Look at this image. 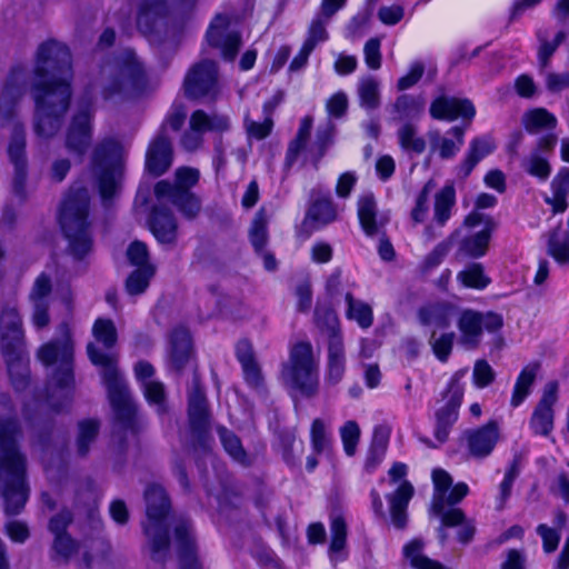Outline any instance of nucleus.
Segmentation results:
<instances>
[{
	"label": "nucleus",
	"mask_w": 569,
	"mask_h": 569,
	"mask_svg": "<svg viewBox=\"0 0 569 569\" xmlns=\"http://www.w3.org/2000/svg\"><path fill=\"white\" fill-rule=\"evenodd\" d=\"M93 106L89 99L80 100L77 111L67 129L64 146L76 156L83 157L92 140Z\"/></svg>",
	"instance_id": "nucleus-13"
},
{
	"label": "nucleus",
	"mask_w": 569,
	"mask_h": 569,
	"mask_svg": "<svg viewBox=\"0 0 569 569\" xmlns=\"http://www.w3.org/2000/svg\"><path fill=\"white\" fill-rule=\"evenodd\" d=\"M330 529H331V536H332L331 543H330V551L339 552L346 546L347 525H346L345 519L339 515L332 516Z\"/></svg>",
	"instance_id": "nucleus-60"
},
{
	"label": "nucleus",
	"mask_w": 569,
	"mask_h": 569,
	"mask_svg": "<svg viewBox=\"0 0 569 569\" xmlns=\"http://www.w3.org/2000/svg\"><path fill=\"white\" fill-rule=\"evenodd\" d=\"M522 124L529 133H539L556 128L557 118L545 108H535L522 117Z\"/></svg>",
	"instance_id": "nucleus-43"
},
{
	"label": "nucleus",
	"mask_w": 569,
	"mask_h": 569,
	"mask_svg": "<svg viewBox=\"0 0 569 569\" xmlns=\"http://www.w3.org/2000/svg\"><path fill=\"white\" fill-rule=\"evenodd\" d=\"M89 192L84 188L72 189L60 209V224L68 240V254L74 260H83L92 249L90 224L88 222Z\"/></svg>",
	"instance_id": "nucleus-5"
},
{
	"label": "nucleus",
	"mask_w": 569,
	"mask_h": 569,
	"mask_svg": "<svg viewBox=\"0 0 569 569\" xmlns=\"http://www.w3.org/2000/svg\"><path fill=\"white\" fill-rule=\"evenodd\" d=\"M228 19L217 16L207 31V42L212 48L221 49L226 60H233L241 46V36L236 31H228Z\"/></svg>",
	"instance_id": "nucleus-20"
},
{
	"label": "nucleus",
	"mask_w": 569,
	"mask_h": 569,
	"mask_svg": "<svg viewBox=\"0 0 569 569\" xmlns=\"http://www.w3.org/2000/svg\"><path fill=\"white\" fill-rule=\"evenodd\" d=\"M337 219V210L332 200L321 198L316 200L309 208L305 222L318 228L326 226Z\"/></svg>",
	"instance_id": "nucleus-41"
},
{
	"label": "nucleus",
	"mask_w": 569,
	"mask_h": 569,
	"mask_svg": "<svg viewBox=\"0 0 569 569\" xmlns=\"http://www.w3.org/2000/svg\"><path fill=\"white\" fill-rule=\"evenodd\" d=\"M156 272L153 264L137 268L127 279L126 288L130 295H140L149 286L150 279Z\"/></svg>",
	"instance_id": "nucleus-55"
},
{
	"label": "nucleus",
	"mask_w": 569,
	"mask_h": 569,
	"mask_svg": "<svg viewBox=\"0 0 569 569\" xmlns=\"http://www.w3.org/2000/svg\"><path fill=\"white\" fill-rule=\"evenodd\" d=\"M106 97L117 93L137 94L147 84V74L142 63L131 50L122 51L112 62L102 68Z\"/></svg>",
	"instance_id": "nucleus-8"
},
{
	"label": "nucleus",
	"mask_w": 569,
	"mask_h": 569,
	"mask_svg": "<svg viewBox=\"0 0 569 569\" xmlns=\"http://www.w3.org/2000/svg\"><path fill=\"white\" fill-rule=\"evenodd\" d=\"M183 88L190 99H216L219 93L218 68L211 60H202L188 71Z\"/></svg>",
	"instance_id": "nucleus-14"
},
{
	"label": "nucleus",
	"mask_w": 569,
	"mask_h": 569,
	"mask_svg": "<svg viewBox=\"0 0 569 569\" xmlns=\"http://www.w3.org/2000/svg\"><path fill=\"white\" fill-rule=\"evenodd\" d=\"M230 127L229 118L224 114H208L203 110H196L189 120V130L181 137V146L187 151L199 149L203 142L206 131L222 132Z\"/></svg>",
	"instance_id": "nucleus-15"
},
{
	"label": "nucleus",
	"mask_w": 569,
	"mask_h": 569,
	"mask_svg": "<svg viewBox=\"0 0 569 569\" xmlns=\"http://www.w3.org/2000/svg\"><path fill=\"white\" fill-rule=\"evenodd\" d=\"M455 338V332H445L441 335H437L433 331L431 333L429 342L431 345L433 353L440 361H447V359L449 358L453 347Z\"/></svg>",
	"instance_id": "nucleus-59"
},
{
	"label": "nucleus",
	"mask_w": 569,
	"mask_h": 569,
	"mask_svg": "<svg viewBox=\"0 0 569 569\" xmlns=\"http://www.w3.org/2000/svg\"><path fill=\"white\" fill-rule=\"evenodd\" d=\"M37 79H72L71 53L68 47L56 40L42 42L36 52Z\"/></svg>",
	"instance_id": "nucleus-11"
},
{
	"label": "nucleus",
	"mask_w": 569,
	"mask_h": 569,
	"mask_svg": "<svg viewBox=\"0 0 569 569\" xmlns=\"http://www.w3.org/2000/svg\"><path fill=\"white\" fill-rule=\"evenodd\" d=\"M172 163V146L168 136L158 133L147 151L146 168L153 176H161Z\"/></svg>",
	"instance_id": "nucleus-25"
},
{
	"label": "nucleus",
	"mask_w": 569,
	"mask_h": 569,
	"mask_svg": "<svg viewBox=\"0 0 569 569\" xmlns=\"http://www.w3.org/2000/svg\"><path fill=\"white\" fill-rule=\"evenodd\" d=\"M432 481L435 491L430 513L441 518L443 527H455L463 520V511L459 508L446 510V507L460 502L468 495L469 488L466 483L459 482L449 491L452 486V478L442 469L432 471Z\"/></svg>",
	"instance_id": "nucleus-10"
},
{
	"label": "nucleus",
	"mask_w": 569,
	"mask_h": 569,
	"mask_svg": "<svg viewBox=\"0 0 569 569\" xmlns=\"http://www.w3.org/2000/svg\"><path fill=\"white\" fill-rule=\"evenodd\" d=\"M187 218H194L200 211V201L192 192L174 193L167 197Z\"/></svg>",
	"instance_id": "nucleus-57"
},
{
	"label": "nucleus",
	"mask_w": 569,
	"mask_h": 569,
	"mask_svg": "<svg viewBox=\"0 0 569 569\" xmlns=\"http://www.w3.org/2000/svg\"><path fill=\"white\" fill-rule=\"evenodd\" d=\"M186 118L187 113L184 107L182 104H173L158 133L167 136L168 129L179 131L183 126Z\"/></svg>",
	"instance_id": "nucleus-62"
},
{
	"label": "nucleus",
	"mask_w": 569,
	"mask_h": 569,
	"mask_svg": "<svg viewBox=\"0 0 569 569\" xmlns=\"http://www.w3.org/2000/svg\"><path fill=\"white\" fill-rule=\"evenodd\" d=\"M539 363H530L526 366L517 378L510 405L512 407L520 406L523 400L530 395L532 386L536 381L539 370Z\"/></svg>",
	"instance_id": "nucleus-42"
},
{
	"label": "nucleus",
	"mask_w": 569,
	"mask_h": 569,
	"mask_svg": "<svg viewBox=\"0 0 569 569\" xmlns=\"http://www.w3.org/2000/svg\"><path fill=\"white\" fill-rule=\"evenodd\" d=\"M77 543L69 535H58L54 537L52 550L53 558L69 559L77 551Z\"/></svg>",
	"instance_id": "nucleus-63"
},
{
	"label": "nucleus",
	"mask_w": 569,
	"mask_h": 569,
	"mask_svg": "<svg viewBox=\"0 0 569 569\" xmlns=\"http://www.w3.org/2000/svg\"><path fill=\"white\" fill-rule=\"evenodd\" d=\"M472 377L478 388H485L495 380L496 373L488 361L480 359L475 363Z\"/></svg>",
	"instance_id": "nucleus-64"
},
{
	"label": "nucleus",
	"mask_w": 569,
	"mask_h": 569,
	"mask_svg": "<svg viewBox=\"0 0 569 569\" xmlns=\"http://www.w3.org/2000/svg\"><path fill=\"white\" fill-rule=\"evenodd\" d=\"M99 428L100 423L96 419H86L79 422L77 437V453L79 456H87L98 437Z\"/></svg>",
	"instance_id": "nucleus-48"
},
{
	"label": "nucleus",
	"mask_w": 569,
	"mask_h": 569,
	"mask_svg": "<svg viewBox=\"0 0 569 569\" xmlns=\"http://www.w3.org/2000/svg\"><path fill=\"white\" fill-rule=\"evenodd\" d=\"M346 371V353L342 336H333L328 341V359L326 367V381L337 385L342 380Z\"/></svg>",
	"instance_id": "nucleus-30"
},
{
	"label": "nucleus",
	"mask_w": 569,
	"mask_h": 569,
	"mask_svg": "<svg viewBox=\"0 0 569 569\" xmlns=\"http://www.w3.org/2000/svg\"><path fill=\"white\" fill-rule=\"evenodd\" d=\"M149 228L161 244L173 246L178 238V224L169 209L157 207L149 219Z\"/></svg>",
	"instance_id": "nucleus-26"
},
{
	"label": "nucleus",
	"mask_w": 569,
	"mask_h": 569,
	"mask_svg": "<svg viewBox=\"0 0 569 569\" xmlns=\"http://www.w3.org/2000/svg\"><path fill=\"white\" fill-rule=\"evenodd\" d=\"M280 380L286 388L306 398L317 395L319 365L310 342L302 341L292 346L288 360L282 365Z\"/></svg>",
	"instance_id": "nucleus-6"
},
{
	"label": "nucleus",
	"mask_w": 569,
	"mask_h": 569,
	"mask_svg": "<svg viewBox=\"0 0 569 569\" xmlns=\"http://www.w3.org/2000/svg\"><path fill=\"white\" fill-rule=\"evenodd\" d=\"M456 310V307L449 302H433L421 307L418 318L423 326L443 329L450 326Z\"/></svg>",
	"instance_id": "nucleus-35"
},
{
	"label": "nucleus",
	"mask_w": 569,
	"mask_h": 569,
	"mask_svg": "<svg viewBox=\"0 0 569 569\" xmlns=\"http://www.w3.org/2000/svg\"><path fill=\"white\" fill-rule=\"evenodd\" d=\"M457 279L468 288L485 289L490 283V278L485 274L481 263H470L457 274Z\"/></svg>",
	"instance_id": "nucleus-52"
},
{
	"label": "nucleus",
	"mask_w": 569,
	"mask_h": 569,
	"mask_svg": "<svg viewBox=\"0 0 569 569\" xmlns=\"http://www.w3.org/2000/svg\"><path fill=\"white\" fill-rule=\"evenodd\" d=\"M557 140L558 138L553 133L540 138L536 148L521 160L522 169L530 176L547 180L551 173V167L546 154L552 151Z\"/></svg>",
	"instance_id": "nucleus-21"
},
{
	"label": "nucleus",
	"mask_w": 569,
	"mask_h": 569,
	"mask_svg": "<svg viewBox=\"0 0 569 569\" xmlns=\"http://www.w3.org/2000/svg\"><path fill=\"white\" fill-rule=\"evenodd\" d=\"M496 148V144L490 138H476L471 141L470 148L467 152L465 160L458 167V177L466 179L477 163L490 154Z\"/></svg>",
	"instance_id": "nucleus-37"
},
{
	"label": "nucleus",
	"mask_w": 569,
	"mask_h": 569,
	"mask_svg": "<svg viewBox=\"0 0 569 569\" xmlns=\"http://www.w3.org/2000/svg\"><path fill=\"white\" fill-rule=\"evenodd\" d=\"M397 139L401 149L409 154H421L427 147L426 140L411 122L402 123L397 130Z\"/></svg>",
	"instance_id": "nucleus-40"
},
{
	"label": "nucleus",
	"mask_w": 569,
	"mask_h": 569,
	"mask_svg": "<svg viewBox=\"0 0 569 569\" xmlns=\"http://www.w3.org/2000/svg\"><path fill=\"white\" fill-rule=\"evenodd\" d=\"M3 358L13 387L17 390H23L29 382V360L27 351L16 352V355H4Z\"/></svg>",
	"instance_id": "nucleus-39"
},
{
	"label": "nucleus",
	"mask_w": 569,
	"mask_h": 569,
	"mask_svg": "<svg viewBox=\"0 0 569 569\" xmlns=\"http://www.w3.org/2000/svg\"><path fill=\"white\" fill-rule=\"evenodd\" d=\"M490 238V228H486L475 234L466 237L460 242L458 252L463 254L465 257L480 258L487 253Z\"/></svg>",
	"instance_id": "nucleus-44"
},
{
	"label": "nucleus",
	"mask_w": 569,
	"mask_h": 569,
	"mask_svg": "<svg viewBox=\"0 0 569 569\" xmlns=\"http://www.w3.org/2000/svg\"><path fill=\"white\" fill-rule=\"evenodd\" d=\"M71 80L36 79L32 84L34 100L33 131L41 139H50L60 130L71 101Z\"/></svg>",
	"instance_id": "nucleus-3"
},
{
	"label": "nucleus",
	"mask_w": 569,
	"mask_h": 569,
	"mask_svg": "<svg viewBox=\"0 0 569 569\" xmlns=\"http://www.w3.org/2000/svg\"><path fill=\"white\" fill-rule=\"evenodd\" d=\"M548 252L557 262L569 263V236L560 234L559 228L553 230L548 241Z\"/></svg>",
	"instance_id": "nucleus-56"
},
{
	"label": "nucleus",
	"mask_w": 569,
	"mask_h": 569,
	"mask_svg": "<svg viewBox=\"0 0 569 569\" xmlns=\"http://www.w3.org/2000/svg\"><path fill=\"white\" fill-rule=\"evenodd\" d=\"M537 38L540 42L538 50V60L541 72H543L550 63L552 54L557 48L566 40L567 34L565 31H559L552 41L548 40L546 31L539 30Z\"/></svg>",
	"instance_id": "nucleus-49"
},
{
	"label": "nucleus",
	"mask_w": 569,
	"mask_h": 569,
	"mask_svg": "<svg viewBox=\"0 0 569 569\" xmlns=\"http://www.w3.org/2000/svg\"><path fill=\"white\" fill-rule=\"evenodd\" d=\"M92 336L96 342L87 345V355L94 366L101 368L118 425L136 435L142 429L143 423L137 415V407L117 367L118 355L112 348L117 343L118 332L113 321L98 318L92 326Z\"/></svg>",
	"instance_id": "nucleus-1"
},
{
	"label": "nucleus",
	"mask_w": 569,
	"mask_h": 569,
	"mask_svg": "<svg viewBox=\"0 0 569 569\" xmlns=\"http://www.w3.org/2000/svg\"><path fill=\"white\" fill-rule=\"evenodd\" d=\"M413 492V486L403 480L397 490L388 496L391 521L397 529H403L407 526L406 511Z\"/></svg>",
	"instance_id": "nucleus-32"
},
{
	"label": "nucleus",
	"mask_w": 569,
	"mask_h": 569,
	"mask_svg": "<svg viewBox=\"0 0 569 569\" xmlns=\"http://www.w3.org/2000/svg\"><path fill=\"white\" fill-rule=\"evenodd\" d=\"M520 466L521 458L519 456H515L509 469L506 471L502 482L499 486V509H502L505 507L506 501L511 495L512 485L520 473Z\"/></svg>",
	"instance_id": "nucleus-58"
},
{
	"label": "nucleus",
	"mask_w": 569,
	"mask_h": 569,
	"mask_svg": "<svg viewBox=\"0 0 569 569\" xmlns=\"http://www.w3.org/2000/svg\"><path fill=\"white\" fill-rule=\"evenodd\" d=\"M51 293L52 279L46 272H41L34 279L28 296L31 305V321L37 329H43L50 323Z\"/></svg>",
	"instance_id": "nucleus-19"
},
{
	"label": "nucleus",
	"mask_w": 569,
	"mask_h": 569,
	"mask_svg": "<svg viewBox=\"0 0 569 569\" xmlns=\"http://www.w3.org/2000/svg\"><path fill=\"white\" fill-rule=\"evenodd\" d=\"M455 202L456 192L453 186H445L436 193L433 219L439 226H443L450 218Z\"/></svg>",
	"instance_id": "nucleus-47"
},
{
	"label": "nucleus",
	"mask_w": 569,
	"mask_h": 569,
	"mask_svg": "<svg viewBox=\"0 0 569 569\" xmlns=\"http://www.w3.org/2000/svg\"><path fill=\"white\" fill-rule=\"evenodd\" d=\"M218 433L224 450L239 463L243 466L250 465V459L246 453L240 439L231 431L223 427L218 428Z\"/></svg>",
	"instance_id": "nucleus-51"
},
{
	"label": "nucleus",
	"mask_w": 569,
	"mask_h": 569,
	"mask_svg": "<svg viewBox=\"0 0 569 569\" xmlns=\"http://www.w3.org/2000/svg\"><path fill=\"white\" fill-rule=\"evenodd\" d=\"M457 326L460 332L458 342L467 350H473L479 347L482 338L480 312L475 310H463Z\"/></svg>",
	"instance_id": "nucleus-27"
},
{
	"label": "nucleus",
	"mask_w": 569,
	"mask_h": 569,
	"mask_svg": "<svg viewBox=\"0 0 569 569\" xmlns=\"http://www.w3.org/2000/svg\"><path fill=\"white\" fill-rule=\"evenodd\" d=\"M199 180V171L193 168H179L174 174V182L171 183L168 180L159 181L154 187V194L158 199L170 194L191 192L190 189L197 184Z\"/></svg>",
	"instance_id": "nucleus-29"
},
{
	"label": "nucleus",
	"mask_w": 569,
	"mask_h": 569,
	"mask_svg": "<svg viewBox=\"0 0 569 569\" xmlns=\"http://www.w3.org/2000/svg\"><path fill=\"white\" fill-rule=\"evenodd\" d=\"M475 113V107L468 99L441 96L430 106L431 117L439 120L452 121L457 118L471 120Z\"/></svg>",
	"instance_id": "nucleus-24"
},
{
	"label": "nucleus",
	"mask_w": 569,
	"mask_h": 569,
	"mask_svg": "<svg viewBox=\"0 0 569 569\" xmlns=\"http://www.w3.org/2000/svg\"><path fill=\"white\" fill-rule=\"evenodd\" d=\"M122 146L112 139L98 143L93 150L91 164L103 200L111 199L119 190L123 172Z\"/></svg>",
	"instance_id": "nucleus-9"
},
{
	"label": "nucleus",
	"mask_w": 569,
	"mask_h": 569,
	"mask_svg": "<svg viewBox=\"0 0 569 569\" xmlns=\"http://www.w3.org/2000/svg\"><path fill=\"white\" fill-rule=\"evenodd\" d=\"M468 451L473 458L482 459L489 456L499 440V426L496 421L487 425L468 429L463 432Z\"/></svg>",
	"instance_id": "nucleus-22"
},
{
	"label": "nucleus",
	"mask_w": 569,
	"mask_h": 569,
	"mask_svg": "<svg viewBox=\"0 0 569 569\" xmlns=\"http://www.w3.org/2000/svg\"><path fill=\"white\" fill-rule=\"evenodd\" d=\"M174 538L178 545L182 568L197 569L196 545L191 535V525L188 520L180 518L176 521Z\"/></svg>",
	"instance_id": "nucleus-28"
},
{
	"label": "nucleus",
	"mask_w": 569,
	"mask_h": 569,
	"mask_svg": "<svg viewBox=\"0 0 569 569\" xmlns=\"http://www.w3.org/2000/svg\"><path fill=\"white\" fill-rule=\"evenodd\" d=\"M24 93V72L14 69L0 94V124L14 123L16 104Z\"/></svg>",
	"instance_id": "nucleus-23"
},
{
	"label": "nucleus",
	"mask_w": 569,
	"mask_h": 569,
	"mask_svg": "<svg viewBox=\"0 0 569 569\" xmlns=\"http://www.w3.org/2000/svg\"><path fill=\"white\" fill-rule=\"evenodd\" d=\"M196 0H140L137 24L141 32L150 34L168 19L188 12Z\"/></svg>",
	"instance_id": "nucleus-12"
},
{
	"label": "nucleus",
	"mask_w": 569,
	"mask_h": 569,
	"mask_svg": "<svg viewBox=\"0 0 569 569\" xmlns=\"http://www.w3.org/2000/svg\"><path fill=\"white\" fill-rule=\"evenodd\" d=\"M425 109V101L411 94H401L389 107L393 121L410 122L420 117Z\"/></svg>",
	"instance_id": "nucleus-36"
},
{
	"label": "nucleus",
	"mask_w": 569,
	"mask_h": 569,
	"mask_svg": "<svg viewBox=\"0 0 569 569\" xmlns=\"http://www.w3.org/2000/svg\"><path fill=\"white\" fill-rule=\"evenodd\" d=\"M147 521L143 523L148 539L150 557L157 562H163L169 552L168 529L163 520L170 511V499L160 485L151 483L144 490Z\"/></svg>",
	"instance_id": "nucleus-7"
},
{
	"label": "nucleus",
	"mask_w": 569,
	"mask_h": 569,
	"mask_svg": "<svg viewBox=\"0 0 569 569\" xmlns=\"http://www.w3.org/2000/svg\"><path fill=\"white\" fill-rule=\"evenodd\" d=\"M26 131L20 122H14L11 130L10 140L8 143V156L10 162L14 164H26Z\"/></svg>",
	"instance_id": "nucleus-46"
},
{
	"label": "nucleus",
	"mask_w": 569,
	"mask_h": 569,
	"mask_svg": "<svg viewBox=\"0 0 569 569\" xmlns=\"http://www.w3.org/2000/svg\"><path fill=\"white\" fill-rule=\"evenodd\" d=\"M188 418L191 432L197 441L207 447V436L210 429V412L204 392L197 376L188 395Z\"/></svg>",
	"instance_id": "nucleus-16"
},
{
	"label": "nucleus",
	"mask_w": 569,
	"mask_h": 569,
	"mask_svg": "<svg viewBox=\"0 0 569 569\" xmlns=\"http://www.w3.org/2000/svg\"><path fill=\"white\" fill-rule=\"evenodd\" d=\"M62 337L51 340L38 349V359L47 367L57 365L48 386V402L57 411L70 401V386L73 381V341L67 323L60 326Z\"/></svg>",
	"instance_id": "nucleus-4"
},
{
	"label": "nucleus",
	"mask_w": 569,
	"mask_h": 569,
	"mask_svg": "<svg viewBox=\"0 0 569 569\" xmlns=\"http://www.w3.org/2000/svg\"><path fill=\"white\" fill-rule=\"evenodd\" d=\"M559 383L556 380L545 385L542 395L531 413L529 426L535 435L549 437L555 427V406L558 402Z\"/></svg>",
	"instance_id": "nucleus-17"
},
{
	"label": "nucleus",
	"mask_w": 569,
	"mask_h": 569,
	"mask_svg": "<svg viewBox=\"0 0 569 569\" xmlns=\"http://www.w3.org/2000/svg\"><path fill=\"white\" fill-rule=\"evenodd\" d=\"M0 346L2 356L26 350L22 319L14 307H4L0 313Z\"/></svg>",
	"instance_id": "nucleus-18"
},
{
	"label": "nucleus",
	"mask_w": 569,
	"mask_h": 569,
	"mask_svg": "<svg viewBox=\"0 0 569 569\" xmlns=\"http://www.w3.org/2000/svg\"><path fill=\"white\" fill-rule=\"evenodd\" d=\"M18 423L13 420H0V495L7 516L22 511L27 499L26 458L17 443Z\"/></svg>",
	"instance_id": "nucleus-2"
},
{
	"label": "nucleus",
	"mask_w": 569,
	"mask_h": 569,
	"mask_svg": "<svg viewBox=\"0 0 569 569\" xmlns=\"http://www.w3.org/2000/svg\"><path fill=\"white\" fill-rule=\"evenodd\" d=\"M358 217L363 231L368 236L378 234L388 222V218L377 217V202L372 193H365L358 200Z\"/></svg>",
	"instance_id": "nucleus-33"
},
{
	"label": "nucleus",
	"mask_w": 569,
	"mask_h": 569,
	"mask_svg": "<svg viewBox=\"0 0 569 569\" xmlns=\"http://www.w3.org/2000/svg\"><path fill=\"white\" fill-rule=\"evenodd\" d=\"M358 96L362 108L369 111L378 109L380 106L379 82L372 77L361 79L358 86Z\"/></svg>",
	"instance_id": "nucleus-50"
},
{
	"label": "nucleus",
	"mask_w": 569,
	"mask_h": 569,
	"mask_svg": "<svg viewBox=\"0 0 569 569\" xmlns=\"http://www.w3.org/2000/svg\"><path fill=\"white\" fill-rule=\"evenodd\" d=\"M347 303L346 316L350 320H355L362 329H368L373 323V313L371 307L352 293L348 292L345 297Z\"/></svg>",
	"instance_id": "nucleus-45"
},
{
	"label": "nucleus",
	"mask_w": 569,
	"mask_h": 569,
	"mask_svg": "<svg viewBox=\"0 0 569 569\" xmlns=\"http://www.w3.org/2000/svg\"><path fill=\"white\" fill-rule=\"evenodd\" d=\"M315 320L318 328L328 336V340L333 336H341L339 319L331 308L317 306Z\"/></svg>",
	"instance_id": "nucleus-53"
},
{
	"label": "nucleus",
	"mask_w": 569,
	"mask_h": 569,
	"mask_svg": "<svg viewBox=\"0 0 569 569\" xmlns=\"http://www.w3.org/2000/svg\"><path fill=\"white\" fill-rule=\"evenodd\" d=\"M237 358L241 363L246 381L253 388L263 385L261 368L256 359L252 345L248 340H241L237 345Z\"/></svg>",
	"instance_id": "nucleus-34"
},
{
	"label": "nucleus",
	"mask_w": 569,
	"mask_h": 569,
	"mask_svg": "<svg viewBox=\"0 0 569 569\" xmlns=\"http://www.w3.org/2000/svg\"><path fill=\"white\" fill-rule=\"evenodd\" d=\"M191 353L192 342L189 331L183 327L176 328L171 335V365L174 369L181 370L189 361Z\"/></svg>",
	"instance_id": "nucleus-38"
},
{
	"label": "nucleus",
	"mask_w": 569,
	"mask_h": 569,
	"mask_svg": "<svg viewBox=\"0 0 569 569\" xmlns=\"http://www.w3.org/2000/svg\"><path fill=\"white\" fill-rule=\"evenodd\" d=\"M249 237L256 251L262 252L268 241V217L264 209H260L256 213Z\"/></svg>",
	"instance_id": "nucleus-54"
},
{
	"label": "nucleus",
	"mask_w": 569,
	"mask_h": 569,
	"mask_svg": "<svg viewBox=\"0 0 569 569\" xmlns=\"http://www.w3.org/2000/svg\"><path fill=\"white\" fill-rule=\"evenodd\" d=\"M448 134H451L453 139L441 136L438 130H430L428 132L430 149L432 152L437 151L441 159L453 158L463 144V128L453 127L450 129Z\"/></svg>",
	"instance_id": "nucleus-31"
},
{
	"label": "nucleus",
	"mask_w": 569,
	"mask_h": 569,
	"mask_svg": "<svg viewBox=\"0 0 569 569\" xmlns=\"http://www.w3.org/2000/svg\"><path fill=\"white\" fill-rule=\"evenodd\" d=\"M340 436L346 453L348 456H353L360 438V428L358 423L353 420L347 421L340 429Z\"/></svg>",
	"instance_id": "nucleus-61"
}]
</instances>
